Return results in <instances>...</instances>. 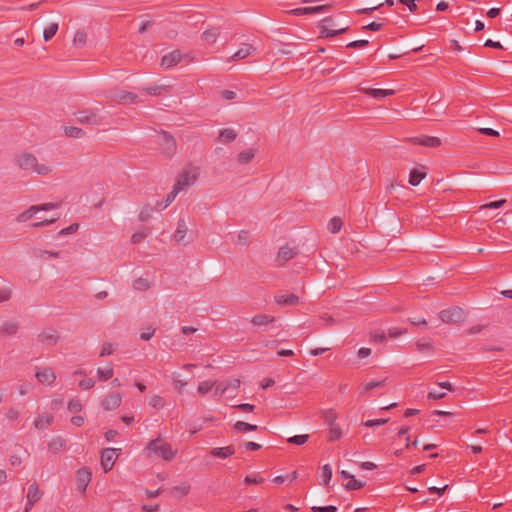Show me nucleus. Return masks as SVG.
Segmentation results:
<instances>
[{"label":"nucleus","mask_w":512,"mask_h":512,"mask_svg":"<svg viewBox=\"0 0 512 512\" xmlns=\"http://www.w3.org/2000/svg\"><path fill=\"white\" fill-rule=\"evenodd\" d=\"M16 165L24 171L37 173L39 175H47L51 172V168L45 164L38 163L37 158L28 152L20 153L15 158Z\"/></svg>","instance_id":"nucleus-1"},{"label":"nucleus","mask_w":512,"mask_h":512,"mask_svg":"<svg viewBox=\"0 0 512 512\" xmlns=\"http://www.w3.org/2000/svg\"><path fill=\"white\" fill-rule=\"evenodd\" d=\"M199 177V168L197 167H188L183 169L180 175L178 176L173 188L177 190L179 193L193 185Z\"/></svg>","instance_id":"nucleus-2"},{"label":"nucleus","mask_w":512,"mask_h":512,"mask_svg":"<svg viewBox=\"0 0 512 512\" xmlns=\"http://www.w3.org/2000/svg\"><path fill=\"white\" fill-rule=\"evenodd\" d=\"M76 120L80 124L98 126L102 124L103 117L93 109H86L76 114Z\"/></svg>","instance_id":"nucleus-3"},{"label":"nucleus","mask_w":512,"mask_h":512,"mask_svg":"<svg viewBox=\"0 0 512 512\" xmlns=\"http://www.w3.org/2000/svg\"><path fill=\"white\" fill-rule=\"evenodd\" d=\"M334 22L332 17H326L320 22V37L322 38H332L337 35L346 33L349 29L348 26L339 28V29H329V27H333Z\"/></svg>","instance_id":"nucleus-4"},{"label":"nucleus","mask_w":512,"mask_h":512,"mask_svg":"<svg viewBox=\"0 0 512 512\" xmlns=\"http://www.w3.org/2000/svg\"><path fill=\"white\" fill-rule=\"evenodd\" d=\"M439 318L442 322L453 324V323H460L464 320L465 314L462 308L460 307H453L444 309L439 313Z\"/></svg>","instance_id":"nucleus-5"},{"label":"nucleus","mask_w":512,"mask_h":512,"mask_svg":"<svg viewBox=\"0 0 512 512\" xmlns=\"http://www.w3.org/2000/svg\"><path fill=\"white\" fill-rule=\"evenodd\" d=\"M148 449L160 455L165 460H171L174 457L171 445L168 443H162L160 439L150 441Z\"/></svg>","instance_id":"nucleus-6"},{"label":"nucleus","mask_w":512,"mask_h":512,"mask_svg":"<svg viewBox=\"0 0 512 512\" xmlns=\"http://www.w3.org/2000/svg\"><path fill=\"white\" fill-rule=\"evenodd\" d=\"M298 254L299 249L297 246H290L289 244H285L279 248L275 262L277 266H283L289 260L295 258Z\"/></svg>","instance_id":"nucleus-7"},{"label":"nucleus","mask_w":512,"mask_h":512,"mask_svg":"<svg viewBox=\"0 0 512 512\" xmlns=\"http://www.w3.org/2000/svg\"><path fill=\"white\" fill-rule=\"evenodd\" d=\"M189 57V54H183L180 50H174L162 57L161 66L165 69H169L181 63L183 60L188 59Z\"/></svg>","instance_id":"nucleus-8"},{"label":"nucleus","mask_w":512,"mask_h":512,"mask_svg":"<svg viewBox=\"0 0 512 512\" xmlns=\"http://www.w3.org/2000/svg\"><path fill=\"white\" fill-rule=\"evenodd\" d=\"M109 98L120 104H132L138 101L137 94L125 90H115L112 94L110 93Z\"/></svg>","instance_id":"nucleus-9"},{"label":"nucleus","mask_w":512,"mask_h":512,"mask_svg":"<svg viewBox=\"0 0 512 512\" xmlns=\"http://www.w3.org/2000/svg\"><path fill=\"white\" fill-rule=\"evenodd\" d=\"M116 449L106 448L101 453V465L105 472L110 471L116 460Z\"/></svg>","instance_id":"nucleus-10"},{"label":"nucleus","mask_w":512,"mask_h":512,"mask_svg":"<svg viewBox=\"0 0 512 512\" xmlns=\"http://www.w3.org/2000/svg\"><path fill=\"white\" fill-rule=\"evenodd\" d=\"M42 497V493L39 490V487L37 483H32L28 487L27 492V505L25 508V512H28L29 509H31Z\"/></svg>","instance_id":"nucleus-11"},{"label":"nucleus","mask_w":512,"mask_h":512,"mask_svg":"<svg viewBox=\"0 0 512 512\" xmlns=\"http://www.w3.org/2000/svg\"><path fill=\"white\" fill-rule=\"evenodd\" d=\"M121 402L120 393H110L102 400V407L105 411H113L121 405Z\"/></svg>","instance_id":"nucleus-12"},{"label":"nucleus","mask_w":512,"mask_h":512,"mask_svg":"<svg viewBox=\"0 0 512 512\" xmlns=\"http://www.w3.org/2000/svg\"><path fill=\"white\" fill-rule=\"evenodd\" d=\"M92 474L87 468H80L76 473L77 487L81 492H85L91 481Z\"/></svg>","instance_id":"nucleus-13"},{"label":"nucleus","mask_w":512,"mask_h":512,"mask_svg":"<svg viewBox=\"0 0 512 512\" xmlns=\"http://www.w3.org/2000/svg\"><path fill=\"white\" fill-rule=\"evenodd\" d=\"M330 7H331L330 4H326V5H320V6H314V7L295 8L290 11V14L295 15V16L315 14V13L324 12V11L328 10Z\"/></svg>","instance_id":"nucleus-14"},{"label":"nucleus","mask_w":512,"mask_h":512,"mask_svg":"<svg viewBox=\"0 0 512 512\" xmlns=\"http://www.w3.org/2000/svg\"><path fill=\"white\" fill-rule=\"evenodd\" d=\"M410 141H412L414 144L436 148L441 145V140L438 137L435 136H422V137H415L411 138Z\"/></svg>","instance_id":"nucleus-15"},{"label":"nucleus","mask_w":512,"mask_h":512,"mask_svg":"<svg viewBox=\"0 0 512 512\" xmlns=\"http://www.w3.org/2000/svg\"><path fill=\"white\" fill-rule=\"evenodd\" d=\"M360 91L372 98H375V99L392 96L395 93V91L392 89H376V88H361Z\"/></svg>","instance_id":"nucleus-16"},{"label":"nucleus","mask_w":512,"mask_h":512,"mask_svg":"<svg viewBox=\"0 0 512 512\" xmlns=\"http://www.w3.org/2000/svg\"><path fill=\"white\" fill-rule=\"evenodd\" d=\"M58 338H59V336H58L57 331L53 330V329L44 331L38 335L39 342H41L42 344L49 345V346L55 345L58 341Z\"/></svg>","instance_id":"nucleus-17"},{"label":"nucleus","mask_w":512,"mask_h":512,"mask_svg":"<svg viewBox=\"0 0 512 512\" xmlns=\"http://www.w3.org/2000/svg\"><path fill=\"white\" fill-rule=\"evenodd\" d=\"M235 453V447L233 445H228L225 447H217L213 448L209 451V454L213 457L226 459L232 456Z\"/></svg>","instance_id":"nucleus-18"},{"label":"nucleus","mask_w":512,"mask_h":512,"mask_svg":"<svg viewBox=\"0 0 512 512\" xmlns=\"http://www.w3.org/2000/svg\"><path fill=\"white\" fill-rule=\"evenodd\" d=\"M37 380L42 384H52L56 376L51 368H45L42 371H38L35 374Z\"/></svg>","instance_id":"nucleus-19"},{"label":"nucleus","mask_w":512,"mask_h":512,"mask_svg":"<svg viewBox=\"0 0 512 512\" xmlns=\"http://www.w3.org/2000/svg\"><path fill=\"white\" fill-rule=\"evenodd\" d=\"M160 135L165 145V152L168 155L173 154L176 150V141L174 137L169 132L166 131H162Z\"/></svg>","instance_id":"nucleus-20"},{"label":"nucleus","mask_w":512,"mask_h":512,"mask_svg":"<svg viewBox=\"0 0 512 512\" xmlns=\"http://www.w3.org/2000/svg\"><path fill=\"white\" fill-rule=\"evenodd\" d=\"M255 51V48L250 44H245L244 47L240 48L236 53L227 59L228 62L242 60L251 55Z\"/></svg>","instance_id":"nucleus-21"},{"label":"nucleus","mask_w":512,"mask_h":512,"mask_svg":"<svg viewBox=\"0 0 512 512\" xmlns=\"http://www.w3.org/2000/svg\"><path fill=\"white\" fill-rule=\"evenodd\" d=\"M275 302L279 305L293 306L299 303V297L295 294H283L275 296Z\"/></svg>","instance_id":"nucleus-22"},{"label":"nucleus","mask_w":512,"mask_h":512,"mask_svg":"<svg viewBox=\"0 0 512 512\" xmlns=\"http://www.w3.org/2000/svg\"><path fill=\"white\" fill-rule=\"evenodd\" d=\"M188 227L184 218H180L177 222V229L174 233V239L177 242H182L187 234Z\"/></svg>","instance_id":"nucleus-23"},{"label":"nucleus","mask_w":512,"mask_h":512,"mask_svg":"<svg viewBox=\"0 0 512 512\" xmlns=\"http://www.w3.org/2000/svg\"><path fill=\"white\" fill-rule=\"evenodd\" d=\"M220 35V29L217 27H211L209 29H206L202 33V39L207 42L208 44H214L217 40V38Z\"/></svg>","instance_id":"nucleus-24"},{"label":"nucleus","mask_w":512,"mask_h":512,"mask_svg":"<svg viewBox=\"0 0 512 512\" xmlns=\"http://www.w3.org/2000/svg\"><path fill=\"white\" fill-rule=\"evenodd\" d=\"M236 138L237 132L231 128H225L219 131V141L222 143H231Z\"/></svg>","instance_id":"nucleus-25"},{"label":"nucleus","mask_w":512,"mask_h":512,"mask_svg":"<svg viewBox=\"0 0 512 512\" xmlns=\"http://www.w3.org/2000/svg\"><path fill=\"white\" fill-rule=\"evenodd\" d=\"M275 321V317L267 314H257L251 319V323L255 326H264Z\"/></svg>","instance_id":"nucleus-26"},{"label":"nucleus","mask_w":512,"mask_h":512,"mask_svg":"<svg viewBox=\"0 0 512 512\" xmlns=\"http://www.w3.org/2000/svg\"><path fill=\"white\" fill-rule=\"evenodd\" d=\"M425 170L412 169L409 174V184L412 186H417L425 177Z\"/></svg>","instance_id":"nucleus-27"},{"label":"nucleus","mask_w":512,"mask_h":512,"mask_svg":"<svg viewBox=\"0 0 512 512\" xmlns=\"http://www.w3.org/2000/svg\"><path fill=\"white\" fill-rule=\"evenodd\" d=\"M18 323L12 321H6L0 328V335H14L18 331Z\"/></svg>","instance_id":"nucleus-28"},{"label":"nucleus","mask_w":512,"mask_h":512,"mask_svg":"<svg viewBox=\"0 0 512 512\" xmlns=\"http://www.w3.org/2000/svg\"><path fill=\"white\" fill-rule=\"evenodd\" d=\"M178 194H179V192L177 190H175L174 188H172V190L167 194L164 201L156 203L155 209L156 210L165 209L175 200V198Z\"/></svg>","instance_id":"nucleus-29"},{"label":"nucleus","mask_w":512,"mask_h":512,"mask_svg":"<svg viewBox=\"0 0 512 512\" xmlns=\"http://www.w3.org/2000/svg\"><path fill=\"white\" fill-rule=\"evenodd\" d=\"M53 421V417L49 414H44L39 416L34 421V425L37 429H45L47 428Z\"/></svg>","instance_id":"nucleus-30"},{"label":"nucleus","mask_w":512,"mask_h":512,"mask_svg":"<svg viewBox=\"0 0 512 512\" xmlns=\"http://www.w3.org/2000/svg\"><path fill=\"white\" fill-rule=\"evenodd\" d=\"M256 150L253 148L246 149L241 151L238 155V161L240 164L249 163L255 156Z\"/></svg>","instance_id":"nucleus-31"},{"label":"nucleus","mask_w":512,"mask_h":512,"mask_svg":"<svg viewBox=\"0 0 512 512\" xmlns=\"http://www.w3.org/2000/svg\"><path fill=\"white\" fill-rule=\"evenodd\" d=\"M35 213H37V208L35 205L30 206L27 210L20 213L16 220L19 223H23L28 221Z\"/></svg>","instance_id":"nucleus-32"},{"label":"nucleus","mask_w":512,"mask_h":512,"mask_svg":"<svg viewBox=\"0 0 512 512\" xmlns=\"http://www.w3.org/2000/svg\"><path fill=\"white\" fill-rule=\"evenodd\" d=\"M342 436V430L339 425L329 426V432L327 436V440L330 442L339 440Z\"/></svg>","instance_id":"nucleus-33"},{"label":"nucleus","mask_w":512,"mask_h":512,"mask_svg":"<svg viewBox=\"0 0 512 512\" xmlns=\"http://www.w3.org/2000/svg\"><path fill=\"white\" fill-rule=\"evenodd\" d=\"M234 430L238 432H247V431H256L258 429L257 425L249 424L244 421H237L233 425Z\"/></svg>","instance_id":"nucleus-34"},{"label":"nucleus","mask_w":512,"mask_h":512,"mask_svg":"<svg viewBox=\"0 0 512 512\" xmlns=\"http://www.w3.org/2000/svg\"><path fill=\"white\" fill-rule=\"evenodd\" d=\"M342 225H343V222L342 220L339 218V217H333L329 222H328V230L335 234V233H338L341 228H342Z\"/></svg>","instance_id":"nucleus-35"},{"label":"nucleus","mask_w":512,"mask_h":512,"mask_svg":"<svg viewBox=\"0 0 512 512\" xmlns=\"http://www.w3.org/2000/svg\"><path fill=\"white\" fill-rule=\"evenodd\" d=\"M58 31V24L57 23H51L49 26H47L45 29H44V32H43V38L44 40L47 42L49 40H51L55 34L57 33Z\"/></svg>","instance_id":"nucleus-36"},{"label":"nucleus","mask_w":512,"mask_h":512,"mask_svg":"<svg viewBox=\"0 0 512 512\" xmlns=\"http://www.w3.org/2000/svg\"><path fill=\"white\" fill-rule=\"evenodd\" d=\"M64 132L66 136L72 138H80L85 134V132L81 128L75 126L65 127Z\"/></svg>","instance_id":"nucleus-37"},{"label":"nucleus","mask_w":512,"mask_h":512,"mask_svg":"<svg viewBox=\"0 0 512 512\" xmlns=\"http://www.w3.org/2000/svg\"><path fill=\"white\" fill-rule=\"evenodd\" d=\"M150 232H151L150 228H146L143 231H138V232L133 233L131 236V243L138 244V243L142 242L150 234Z\"/></svg>","instance_id":"nucleus-38"},{"label":"nucleus","mask_w":512,"mask_h":512,"mask_svg":"<svg viewBox=\"0 0 512 512\" xmlns=\"http://www.w3.org/2000/svg\"><path fill=\"white\" fill-rule=\"evenodd\" d=\"M323 418H324V422L328 426L336 425L335 421L337 419V413L333 409H328L323 412Z\"/></svg>","instance_id":"nucleus-39"},{"label":"nucleus","mask_w":512,"mask_h":512,"mask_svg":"<svg viewBox=\"0 0 512 512\" xmlns=\"http://www.w3.org/2000/svg\"><path fill=\"white\" fill-rule=\"evenodd\" d=\"M114 371L112 367L98 368L97 375L99 380L107 381L113 377Z\"/></svg>","instance_id":"nucleus-40"},{"label":"nucleus","mask_w":512,"mask_h":512,"mask_svg":"<svg viewBox=\"0 0 512 512\" xmlns=\"http://www.w3.org/2000/svg\"><path fill=\"white\" fill-rule=\"evenodd\" d=\"M321 478L324 485H328L332 478V468L329 464H325L322 467Z\"/></svg>","instance_id":"nucleus-41"},{"label":"nucleus","mask_w":512,"mask_h":512,"mask_svg":"<svg viewBox=\"0 0 512 512\" xmlns=\"http://www.w3.org/2000/svg\"><path fill=\"white\" fill-rule=\"evenodd\" d=\"M309 439L308 434L303 435H295L287 439V442L294 445H303L305 444Z\"/></svg>","instance_id":"nucleus-42"},{"label":"nucleus","mask_w":512,"mask_h":512,"mask_svg":"<svg viewBox=\"0 0 512 512\" xmlns=\"http://www.w3.org/2000/svg\"><path fill=\"white\" fill-rule=\"evenodd\" d=\"M64 444H65V441L62 438L57 437V438L53 439L51 442H49L48 448L50 451L55 453V452L61 450L62 447L64 446Z\"/></svg>","instance_id":"nucleus-43"},{"label":"nucleus","mask_w":512,"mask_h":512,"mask_svg":"<svg viewBox=\"0 0 512 512\" xmlns=\"http://www.w3.org/2000/svg\"><path fill=\"white\" fill-rule=\"evenodd\" d=\"M386 379L380 380V381H370L366 383L363 387V393L371 391L375 388H382L385 386Z\"/></svg>","instance_id":"nucleus-44"},{"label":"nucleus","mask_w":512,"mask_h":512,"mask_svg":"<svg viewBox=\"0 0 512 512\" xmlns=\"http://www.w3.org/2000/svg\"><path fill=\"white\" fill-rule=\"evenodd\" d=\"M364 485H365L364 482L355 479L353 476V477H351L350 481L345 484V488L347 490H359V489L363 488Z\"/></svg>","instance_id":"nucleus-45"},{"label":"nucleus","mask_w":512,"mask_h":512,"mask_svg":"<svg viewBox=\"0 0 512 512\" xmlns=\"http://www.w3.org/2000/svg\"><path fill=\"white\" fill-rule=\"evenodd\" d=\"M152 212H153V208L150 205H146L145 207L142 208V210L139 213V216H138L139 220L141 222L148 221L152 215Z\"/></svg>","instance_id":"nucleus-46"},{"label":"nucleus","mask_w":512,"mask_h":512,"mask_svg":"<svg viewBox=\"0 0 512 512\" xmlns=\"http://www.w3.org/2000/svg\"><path fill=\"white\" fill-rule=\"evenodd\" d=\"M133 287L136 289V290H140V291H143V290H147L150 288V284L149 282L144 279V278H137L136 280H134L133 282Z\"/></svg>","instance_id":"nucleus-47"},{"label":"nucleus","mask_w":512,"mask_h":512,"mask_svg":"<svg viewBox=\"0 0 512 512\" xmlns=\"http://www.w3.org/2000/svg\"><path fill=\"white\" fill-rule=\"evenodd\" d=\"M149 405L156 409H161L164 406V400L159 395H153L149 399Z\"/></svg>","instance_id":"nucleus-48"},{"label":"nucleus","mask_w":512,"mask_h":512,"mask_svg":"<svg viewBox=\"0 0 512 512\" xmlns=\"http://www.w3.org/2000/svg\"><path fill=\"white\" fill-rule=\"evenodd\" d=\"M87 34L83 31H77L74 35V44L77 46H83L86 43Z\"/></svg>","instance_id":"nucleus-49"},{"label":"nucleus","mask_w":512,"mask_h":512,"mask_svg":"<svg viewBox=\"0 0 512 512\" xmlns=\"http://www.w3.org/2000/svg\"><path fill=\"white\" fill-rule=\"evenodd\" d=\"M68 410L71 413H78L82 410V405L78 399H72L68 403Z\"/></svg>","instance_id":"nucleus-50"},{"label":"nucleus","mask_w":512,"mask_h":512,"mask_svg":"<svg viewBox=\"0 0 512 512\" xmlns=\"http://www.w3.org/2000/svg\"><path fill=\"white\" fill-rule=\"evenodd\" d=\"M37 208V212L39 211H49L53 209H57L60 206V203H44L40 205H35Z\"/></svg>","instance_id":"nucleus-51"},{"label":"nucleus","mask_w":512,"mask_h":512,"mask_svg":"<svg viewBox=\"0 0 512 512\" xmlns=\"http://www.w3.org/2000/svg\"><path fill=\"white\" fill-rule=\"evenodd\" d=\"M155 332H156V329L153 328L152 326H149L148 328H146L145 331L141 332L140 338L142 340L148 341L154 336Z\"/></svg>","instance_id":"nucleus-52"},{"label":"nucleus","mask_w":512,"mask_h":512,"mask_svg":"<svg viewBox=\"0 0 512 512\" xmlns=\"http://www.w3.org/2000/svg\"><path fill=\"white\" fill-rule=\"evenodd\" d=\"M244 482L246 484H262L264 482V478L256 475H247Z\"/></svg>","instance_id":"nucleus-53"},{"label":"nucleus","mask_w":512,"mask_h":512,"mask_svg":"<svg viewBox=\"0 0 512 512\" xmlns=\"http://www.w3.org/2000/svg\"><path fill=\"white\" fill-rule=\"evenodd\" d=\"M213 385L214 384L212 382H210V381H203L198 386V392L200 394H205V393L209 392L212 389Z\"/></svg>","instance_id":"nucleus-54"},{"label":"nucleus","mask_w":512,"mask_h":512,"mask_svg":"<svg viewBox=\"0 0 512 512\" xmlns=\"http://www.w3.org/2000/svg\"><path fill=\"white\" fill-rule=\"evenodd\" d=\"M369 44V41L368 40H356V41H352V42H349L346 47L347 48H364L366 47L367 45Z\"/></svg>","instance_id":"nucleus-55"},{"label":"nucleus","mask_w":512,"mask_h":512,"mask_svg":"<svg viewBox=\"0 0 512 512\" xmlns=\"http://www.w3.org/2000/svg\"><path fill=\"white\" fill-rule=\"evenodd\" d=\"M505 202H506L505 199L496 200V201H492L488 204L483 205L481 208L482 209H497V208H500L501 206H503Z\"/></svg>","instance_id":"nucleus-56"},{"label":"nucleus","mask_w":512,"mask_h":512,"mask_svg":"<svg viewBox=\"0 0 512 512\" xmlns=\"http://www.w3.org/2000/svg\"><path fill=\"white\" fill-rule=\"evenodd\" d=\"M387 422H388V419L380 418V419L367 420L366 422H364V425L367 427H374V426L384 425Z\"/></svg>","instance_id":"nucleus-57"},{"label":"nucleus","mask_w":512,"mask_h":512,"mask_svg":"<svg viewBox=\"0 0 512 512\" xmlns=\"http://www.w3.org/2000/svg\"><path fill=\"white\" fill-rule=\"evenodd\" d=\"M311 511L312 512H336L337 507L333 506V505L323 506V507L313 506V507H311Z\"/></svg>","instance_id":"nucleus-58"},{"label":"nucleus","mask_w":512,"mask_h":512,"mask_svg":"<svg viewBox=\"0 0 512 512\" xmlns=\"http://www.w3.org/2000/svg\"><path fill=\"white\" fill-rule=\"evenodd\" d=\"M95 382L91 378H85L79 382V387L83 390H88L94 387Z\"/></svg>","instance_id":"nucleus-59"},{"label":"nucleus","mask_w":512,"mask_h":512,"mask_svg":"<svg viewBox=\"0 0 512 512\" xmlns=\"http://www.w3.org/2000/svg\"><path fill=\"white\" fill-rule=\"evenodd\" d=\"M235 409L243 412H253L255 409V405L249 403H241L234 406Z\"/></svg>","instance_id":"nucleus-60"},{"label":"nucleus","mask_w":512,"mask_h":512,"mask_svg":"<svg viewBox=\"0 0 512 512\" xmlns=\"http://www.w3.org/2000/svg\"><path fill=\"white\" fill-rule=\"evenodd\" d=\"M386 339L384 332L375 331L371 333V340L376 343H382Z\"/></svg>","instance_id":"nucleus-61"},{"label":"nucleus","mask_w":512,"mask_h":512,"mask_svg":"<svg viewBox=\"0 0 512 512\" xmlns=\"http://www.w3.org/2000/svg\"><path fill=\"white\" fill-rule=\"evenodd\" d=\"M164 88L161 87V86H149V87H146L144 88V90L147 92V94L149 95H153V96H158L161 94V91L163 90Z\"/></svg>","instance_id":"nucleus-62"},{"label":"nucleus","mask_w":512,"mask_h":512,"mask_svg":"<svg viewBox=\"0 0 512 512\" xmlns=\"http://www.w3.org/2000/svg\"><path fill=\"white\" fill-rule=\"evenodd\" d=\"M78 228H79V225L77 223H73L69 227L60 230L59 235L64 236V235L74 233L78 230Z\"/></svg>","instance_id":"nucleus-63"},{"label":"nucleus","mask_w":512,"mask_h":512,"mask_svg":"<svg viewBox=\"0 0 512 512\" xmlns=\"http://www.w3.org/2000/svg\"><path fill=\"white\" fill-rule=\"evenodd\" d=\"M113 353V347L110 343H104L100 351V357L108 356Z\"/></svg>","instance_id":"nucleus-64"}]
</instances>
